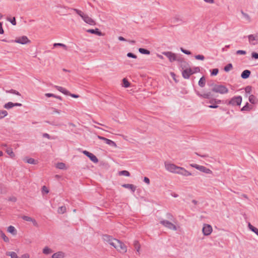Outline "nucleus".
I'll return each mask as SVG.
<instances>
[{
  "mask_svg": "<svg viewBox=\"0 0 258 258\" xmlns=\"http://www.w3.org/2000/svg\"><path fill=\"white\" fill-rule=\"evenodd\" d=\"M208 85L211 87V90L215 93L221 94H225L228 93V89L225 86L222 85H217L214 83H209Z\"/></svg>",
  "mask_w": 258,
  "mask_h": 258,
  "instance_id": "nucleus-1",
  "label": "nucleus"
},
{
  "mask_svg": "<svg viewBox=\"0 0 258 258\" xmlns=\"http://www.w3.org/2000/svg\"><path fill=\"white\" fill-rule=\"evenodd\" d=\"M72 10L79 15L85 23L90 25H95L96 24L95 22L92 18L89 17L88 15L85 14L81 10L75 8Z\"/></svg>",
  "mask_w": 258,
  "mask_h": 258,
  "instance_id": "nucleus-2",
  "label": "nucleus"
},
{
  "mask_svg": "<svg viewBox=\"0 0 258 258\" xmlns=\"http://www.w3.org/2000/svg\"><path fill=\"white\" fill-rule=\"evenodd\" d=\"M242 102V97L240 96H234L226 102L228 105L239 106Z\"/></svg>",
  "mask_w": 258,
  "mask_h": 258,
  "instance_id": "nucleus-3",
  "label": "nucleus"
},
{
  "mask_svg": "<svg viewBox=\"0 0 258 258\" xmlns=\"http://www.w3.org/2000/svg\"><path fill=\"white\" fill-rule=\"evenodd\" d=\"M165 169L170 172L177 173V172L179 168L174 164L170 163L167 162H165Z\"/></svg>",
  "mask_w": 258,
  "mask_h": 258,
  "instance_id": "nucleus-4",
  "label": "nucleus"
},
{
  "mask_svg": "<svg viewBox=\"0 0 258 258\" xmlns=\"http://www.w3.org/2000/svg\"><path fill=\"white\" fill-rule=\"evenodd\" d=\"M117 242L114 247L120 253H125L127 251L126 246L119 240H117Z\"/></svg>",
  "mask_w": 258,
  "mask_h": 258,
  "instance_id": "nucleus-5",
  "label": "nucleus"
},
{
  "mask_svg": "<svg viewBox=\"0 0 258 258\" xmlns=\"http://www.w3.org/2000/svg\"><path fill=\"white\" fill-rule=\"evenodd\" d=\"M103 239L104 241L107 242L113 247H114L116 243H118V239L114 238L111 236L108 235H103Z\"/></svg>",
  "mask_w": 258,
  "mask_h": 258,
  "instance_id": "nucleus-6",
  "label": "nucleus"
},
{
  "mask_svg": "<svg viewBox=\"0 0 258 258\" xmlns=\"http://www.w3.org/2000/svg\"><path fill=\"white\" fill-rule=\"evenodd\" d=\"M9 42H16L21 44H26L30 43V40L26 36H23L17 38L15 40H11Z\"/></svg>",
  "mask_w": 258,
  "mask_h": 258,
  "instance_id": "nucleus-7",
  "label": "nucleus"
},
{
  "mask_svg": "<svg viewBox=\"0 0 258 258\" xmlns=\"http://www.w3.org/2000/svg\"><path fill=\"white\" fill-rule=\"evenodd\" d=\"M54 87L64 95L71 96L75 98H77L79 97L78 95L70 93L68 90L62 87L55 85Z\"/></svg>",
  "mask_w": 258,
  "mask_h": 258,
  "instance_id": "nucleus-8",
  "label": "nucleus"
},
{
  "mask_svg": "<svg viewBox=\"0 0 258 258\" xmlns=\"http://www.w3.org/2000/svg\"><path fill=\"white\" fill-rule=\"evenodd\" d=\"M160 224H161L164 227L174 231L177 230L176 226L174 224L169 222L168 220H162L160 222Z\"/></svg>",
  "mask_w": 258,
  "mask_h": 258,
  "instance_id": "nucleus-9",
  "label": "nucleus"
},
{
  "mask_svg": "<svg viewBox=\"0 0 258 258\" xmlns=\"http://www.w3.org/2000/svg\"><path fill=\"white\" fill-rule=\"evenodd\" d=\"M247 37L250 44L255 45L258 44V33L249 35Z\"/></svg>",
  "mask_w": 258,
  "mask_h": 258,
  "instance_id": "nucleus-10",
  "label": "nucleus"
},
{
  "mask_svg": "<svg viewBox=\"0 0 258 258\" xmlns=\"http://www.w3.org/2000/svg\"><path fill=\"white\" fill-rule=\"evenodd\" d=\"M191 166L203 172H204V173H206L207 174H211L212 173V171L210 169L207 168L205 166L199 165L196 164H191Z\"/></svg>",
  "mask_w": 258,
  "mask_h": 258,
  "instance_id": "nucleus-11",
  "label": "nucleus"
},
{
  "mask_svg": "<svg viewBox=\"0 0 258 258\" xmlns=\"http://www.w3.org/2000/svg\"><path fill=\"white\" fill-rule=\"evenodd\" d=\"M162 54L166 56L170 62L175 61L176 59L175 54L171 51H164L162 52Z\"/></svg>",
  "mask_w": 258,
  "mask_h": 258,
  "instance_id": "nucleus-12",
  "label": "nucleus"
},
{
  "mask_svg": "<svg viewBox=\"0 0 258 258\" xmlns=\"http://www.w3.org/2000/svg\"><path fill=\"white\" fill-rule=\"evenodd\" d=\"M202 231L204 235H209L212 231V227L210 225L204 224Z\"/></svg>",
  "mask_w": 258,
  "mask_h": 258,
  "instance_id": "nucleus-13",
  "label": "nucleus"
},
{
  "mask_svg": "<svg viewBox=\"0 0 258 258\" xmlns=\"http://www.w3.org/2000/svg\"><path fill=\"white\" fill-rule=\"evenodd\" d=\"M194 73L192 72L191 69H186L184 70L182 72V75L183 78L188 79L190 77V75L193 74Z\"/></svg>",
  "mask_w": 258,
  "mask_h": 258,
  "instance_id": "nucleus-14",
  "label": "nucleus"
},
{
  "mask_svg": "<svg viewBox=\"0 0 258 258\" xmlns=\"http://www.w3.org/2000/svg\"><path fill=\"white\" fill-rule=\"evenodd\" d=\"M177 174H180L185 176L191 175V173L190 172L186 170L185 168L181 167H179L177 172Z\"/></svg>",
  "mask_w": 258,
  "mask_h": 258,
  "instance_id": "nucleus-15",
  "label": "nucleus"
},
{
  "mask_svg": "<svg viewBox=\"0 0 258 258\" xmlns=\"http://www.w3.org/2000/svg\"><path fill=\"white\" fill-rule=\"evenodd\" d=\"M86 31L89 33L94 34L98 36L102 35V32L98 28H96L95 29H88Z\"/></svg>",
  "mask_w": 258,
  "mask_h": 258,
  "instance_id": "nucleus-16",
  "label": "nucleus"
},
{
  "mask_svg": "<svg viewBox=\"0 0 258 258\" xmlns=\"http://www.w3.org/2000/svg\"><path fill=\"white\" fill-rule=\"evenodd\" d=\"M65 256V253L62 251H58L53 253L51 258H64Z\"/></svg>",
  "mask_w": 258,
  "mask_h": 258,
  "instance_id": "nucleus-17",
  "label": "nucleus"
},
{
  "mask_svg": "<svg viewBox=\"0 0 258 258\" xmlns=\"http://www.w3.org/2000/svg\"><path fill=\"white\" fill-rule=\"evenodd\" d=\"M122 186L126 188L130 189L133 192H134L136 189V186L132 184H124L122 185Z\"/></svg>",
  "mask_w": 258,
  "mask_h": 258,
  "instance_id": "nucleus-18",
  "label": "nucleus"
},
{
  "mask_svg": "<svg viewBox=\"0 0 258 258\" xmlns=\"http://www.w3.org/2000/svg\"><path fill=\"white\" fill-rule=\"evenodd\" d=\"M250 71L248 70H245L244 71L242 72V73L241 74V77L242 79H246L249 78L250 75Z\"/></svg>",
  "mask_w": 258,
  "mask_h": 258,
  "instance_id": "nucleus-19",
  "label": "nucleus"
},
{
  "mask_svg": "<svg viewBox=\"0 0 258 258\" xmlns=\"http://www.w3.org/2000/svg\"><path fill=\"white\" fill-rule=\"evenodd\" d=\"M7 231L8 232L11 233L14 235H16L17 234V230L13 226H9L8 227Z\"/></svg>",
  "mask_w": 258,
  "mask_h": 258,
  "instance_id": "nucleus-20",
  "label": "nucleus"
},
{
  "mask_svg": "<svg viewBox=\"0 0 258 258\" xmlns=\"http://www.w3.org/2000/svg\"><path fill=\"white\" fill-rule=\"evenodd\" d=\"M199 85L201 87H204L205 86L206 84V79L203 76L201 79H200L199 82H198Z\"/></svg>",
  "mask_w": 258,
  "mask_h": 258,
  "instance_id": "nucleus-21",
  "label": "nucleus"
},
{
  "mask_svg": "<svg viewBox=\"0 0 258 258\" xmlns=\"http://www.w3.org/2000/svg\"><path fill=\"white\" fill-rule=\"evenodd\" d=\"M104 142L106 143V144H107L110 146L114 147H116V144H115V143L111 140L106 138Z\"/></svg>",
  "mask_w": 258,
  "mask_h": 258,
  "instance_id": "nucleus-22",
  "label": "nucleus"
},
{
  "mask_svg": "<svg viewBox=\"0 0 258 258\" xmlns=\"http://www.w3.org/2000/svg\"><path fill=\"white\" fill-rule=\"evenodd\" d=\"M248 227L249 229L255 233L258 236V229L253 226L250 223H248Z\"/></svg>",
  "mask_w": 258,
  "mask_h": 258,
  "instance_id": "nucleus-23",
  "label": "nucleus"
},
{
  "mask_svg": "<svg viewBox=\"0 0 258 258\" xmlns=\"http://www.w3.org/2000/svg\"><path fill=\"white\" fill-rule=\"evenodd\" d=\"M134 246L135 249H136L137 251L139 252L140 249V245L138 240H135L134 241Z\"/></svg>",
  "mask_w": 258,
  "mask_h": 258,
  "instance_id": "nucleus-24",
  "label": "nucleus"
},
{
  "mask_svg": "<svg viewBox=\"0 0 258 258\" xmlns=\"http://www.w3.org/2000/svg\"><path fill=\"white\" fill-rule=\"evenodd\" d=\"M42 252L45 254H48L52 252V250L47 246H45L42 250Z\"/></svg>",
  "mask_w": 258,
  "mask_h": 258,
  "instance_id": "nucleus-25",
  "label": "nucleus"
},
{
  "mask_svg": "<svg viewBox=\"0 0 258 258\" xmlns=\"http://www.w3.org/2000/svg\"><path fill=\"white\" fill-rule=\"evenodd\" d=\"M4 108L7 109H11L14 107V103L12 102H9L6 103L4 106Z\"/></svg>",
  "mask_w": 258,
  "mask_h": 258,
  "instance_id": "nucleus-26",
  "label": "nucleus"
},
{
  "mask_svg": "<svg viewBox=\"0 0 258 258\" xmlns=\"http://www.w3.org/2000/svg\"><path fill=\"white\" fill-rule=\"evenodd\" d=\"M139 51L142 53V54H150V51L147 49H146L145 48H140L139 49Z\"/></svg>",
  "mask_w": 258,
  "mask_h": 258,
  "instance_id": "nucleus-27",
  "label": "nucleus"
},
{
  "mask_svg": "<svg viewBox=\"0 0 258 258\" xmlns=\"http://www.w3.org/2000/svg\"><path fill=\"white\" fill-rule=\"evenodd\" d=\"M8 115V112L5 110H0V119H3Z\"/></svg>",
  "mask_w": 258,
  "mask_h": 258,
  "instance_id": "nucleus-28",
  "label": "nucleus"
},
{
  "mask_svg": "<svg viewBox=\"0 0 258 258\" xmlns=\"http://www.w3.org/2000/svg\"><path fill=\"white\" fill-rule=\"evenodd\" d=\"M6 92L8 93H11L13 94L18 96H21V94L17 91L14 90V89H11L10 90H6Z\"/></svg>",
  "mask_w": 258,
  "mask_h": 258,
  "instance_id": "nucleus-29",
  "label": "nucleus"
},
{
  "mask_svg": "<svg viewBox=\"0 0 258 258\" xmlns=\"http://www.w3.org/2000/svg\"><path fill=\"white\" fill-rule=\"evenodd\" d=\"M53 46L54 47L60 46V47H62L65 50L68 49V47L67 46V45H66L65 44H64L63 43H55L53 44Z\"/></svg>",
  "mask_w": 258,
  "mask_h": 258,
  "instance_id": "nucleus-30",
  "label": "nucleus"
},
{
  "mask_svg": "<svg viewBox=\"0 0 258 258\" xmlns=\"http://www.w3.org/2000/svg\"><path fill=\"white\" fill-rule=\"evenodd\" d=\"M56 167L59 169H63L66 167V165L62 162H59L56 164Z\"/></svg>",
  "mask_w": 258,
  "mask_h": 258,
  "instance_id": "nucleus-31",
  "label": "nucleus"
},
{
  "mask_svg": "<svg viewBox=\"0 0 258 258\" xmlns=\"http://www.w3.org/2000/svg\"><path fill=\"white\" fill-rule=\"evenodd\" d=\"M212 97V94L211 92H209L206 93H204L202 95V97L205 99H210Z\"/></svg>",
  "mask_w": 258,
  "mask_h": 258,
  "instance_id": "nucleus-32",
  "label": "nucleus"
},
{
  "mask_svg": "<svg viewBox=\"0 0 258 258\" xmlns=\"http://www.w3.org/2000/svg\"><path fill=\"white\" fill-rule=\"evenodd\" d=\"M7 255L10 256L11 258H18L17 253L14 251L8 252Z\"/></svg>",
  "mask_w": 258,
  "mask_h": 258,
  "instance_id": "nucleus-33",
  "label": "nucleus"
},
{
  "mask_svg": "<svg viewBox=\"0 0 258 258\" xmlns=\"http://www.w3.org/2000/svg\"><path fill=\"white\" fill-rule=\"evenodd\" d=\"M67 209L65 206H61L58 208L57 212L59 214H63L66 212Z\"/></svg>",
  "mask_w": 258,
  "mask_h": 258,
  "instance_id": "nucleus-34",
  "label": "nucleus"
},
{
  "mask_svg": "<svg viewBox=\"0 0 258 258\" xmlns=\"http://www.w3.org/2000/svg\"><path fill=\"white\" fill-rule=\"evenodd\" d=\"M122 83H123V85L122 86L124 87V88H128L130 87V83L125 78H124L123 80H122Z\"/></svg>",
  "mask_w": 258,
  "mask_h": 258,
  "instance_id": "nucleus-35",
  "label": "nucleus"
},
{
  "mask_svg": "<svg viewBox=\"0 0 258 258\" xmlns=\"http://www.w3.org/2000/svg\"><path fill=\"white\" fill-rule=\"evenodd\" d=\"M89 159L95 163L98 162L97 158L93 154H92V155L89 157Z\"/></svg>",
  "mask_w": 258,
  "mask_h": 258,
  "instance_id": "nucleus-36",
  "label": "nucleus"
},
{
  "mask_svg": "<svg viewBox=\"0 0 258 258\" xmlns=\"http://www.w3.org/2000/svg\"><path fill=\"white\" fill-rule=\"evenodd\" d=\"M233 68V66H232V64L231 63H228V64H227L224 68V70L226 72H229L230 70H231Z\"/></svg>",
  "mask_w": 258,
  "mask_h": 258,
  "instance_id": "nucleus-37",
  "label": "nucleus"
},
{
  "mask_svg": "<svg viewBox=\"0 0 258 258\" xmlns=\"http://www.w3.org/2000/svg\"><path fill=\"white\" fill-rule=\"evenodd\" d=\"M119 175H124L125 176H129L130 175V173L128 171L126 170H122L119 172Z\"/></svg>",
  "mask_w": 258,
  "mask_h": 258,
  "instance_id": "nucleus-38",
  "label": "nucleus"
},
{
  "mask_svg": "<svg viewBox=\"0 0 258 258\" xmlns=\"http://www.w3.org/2000/svg\"><path fill=\"white\" fill-rule=\"evenodd\" d=\"M1 233L2 237L3 238V239L4 240V241H5L6 242H9V239L5 235V234L2 231H1Z\"/></svg>",
  "mask_w": 258,
  "mask_h": 258,
  "instance_id": "nucleus-39",
  "label": "nucleus"
},
{
  "mask_svg": "<svg viewBox=\"0 0 258 258\" xmlns=\"http://www.w3.org/2000/svg\"><path fill=\"white\" fill-rule=\"evenodd\" d=\"M250 110V107L249 106L248 103H246V104L241 109V111H249Z\"/></svg>",
  "mask_w": 258,
  "mask_h": 258,
  "instance_id": "nucleus-40",
  "label": "nucleus"
},
{
  "mask_svg": "<svg viewBox=\"0 0 258 258\" xmlns=\"http://www.w3.org/2000/svg\"><path fill=\"white\" fill-rule=\"evenodd\" d=\"M26 162H27L28 163H29V164H36V161L33 158H32L27 159L26 160Z\"/></svg>",
  "mask_w": 258,
  "mask_h": 258,
  "instance_id": "nucleus-41",
  "label": "nucleus"
},
{
  "mask_svg": "<svg viewBox=\"0 0 258 258\" xmlns=\"http://www.w3.org/2000/svg\"><path fill=\"white\" fill-rule=\"evenodd\" d=\"M249 101L252 104H254L255 103V97L254 95H251L249 96Z\"/></svg>",
  "mask_w": 258,
  "mask_h": 258,
  "instance_id": "nucleus-42",
  "label": "nucleus"
},
{
  "mask_svg": "<svg viewBox=\"0 0 258 258\" xmlns=\"http://www.w3.org/2000/svg\"><path fill=\"white\" fill-rule=\"evenodd\" d=\"M219 70L218 69H214L211 71V75L212 76H216L218 74Z\"/></svg>",
  "mask_w": 258,
  "mask_h": 258,
  "instance_id": "nucleus-43",
  "label": "nucleus"
},
{
  "mask_svg": "<svg viewBox=\"0 0 258 258\" xmlns=\"http://www.w3.org/2000/svg\"><path fill=\"white\" fill-rule=\"evenodd\" d=\"M22 218L24 220H25L26 221H29V222H31L33 219L32 218L27 216H23L22 217Z\"/></svg>",
  "mask_w": 258,
  "mask_h": 258,
  "instance_id": "nucleus-44",
  "label": "nucleus"
},
{
  "mask_svg": "<svg viewBox=\"0 0 258 258\" xmlns=\"http://www.w3.org/2000/svg\"><path fill=\"white\" fill-rule=\"evenodd\" d=\"M7 20L10 21L13 25H16V21L15 17H13L12 19L8 18Z\"/></svg>",
  "mask_w": 258,
  "mask_h": 258,
  "instance_id": "nucleus-45",
  "label": "nucleus"
},
{
  "mask_svg": "<svg viewBox=\"0 0 258 258\" xmlns=\"http://www.w3.org/2000/svg\"><path fill=\"white\" fill-rule=\"evenodd\" d=\"M252 88L251 86H248L245 88V92L247 94H250L251 92Z\"/></svg>",
  "mask_w": 258,
  "mask_h": 258,
  "instance_id": "nucleus-46",
  "label": "nucleus"
},
{
  "mask_svg": "<svg viewBox=\"0 0 258 258\" xmlns=\"http://www.w3.org/2000/svg\"><path fill=\"white\" fill-rule=\"evenodd\" d=\"M195 58L198 60H203L205 59V56L203 55H197L195 56Z\"/></svg>",
  "mask_w": 258,
  "mask_h": 258,
  "instance_id": "nucleus-47",
  "label": "nucleus"
},
{
  "mask_svg": "<svg viewBox=\"0 0 258 258\" xmlns=\"http://www.w3.org/2000/svg\"><path fill=\"white\" fill-rule=\"evenodd\" d=\"M214 102L215 103H216V104H220L221 102V100L214 99H212V100L210 101V103H211V104H212Z\"/></svg>",
  "mask_w": 258,
  "mask_h": 258,
  "instance_id": "nucleus-48",
  "label": "nucleus"
},
{
  "mask_svg": "<svg viewBox=\"0 0 258 258\" xmlns=\"http://www.w3.org/2000/svg\"><path fill=\"white\" fill-rule=\"evenodd\" d=\"M166 217L167 219H168L171 221H173L174 219L173 215L169 213H168L166 214Z\"/></svg>",
  "mask_w": 258,
  "mask_h": 258,
  "instance_id": "nucleus-49",
  "label": "nucleus"
},
{
  "mask_svg": "<svg viewBox=\"0 0 258 258\" xmlns=\"http://www.w3.org/2000/svg\"><path fill=\"white\" fill-rule=\"evenodd\" d=\"M180 50L184 53L186 54H188V55H189L191 54V52L189 50H186V49H183V48H180Z\"/></svg>",
  "mask_w": 258,
  "mask_h": 258,
  "instance_id": "nucleus-50",
  "label": "nucleus"
},
{
  "mask_svg": "<svg viewBox=\"0 0 258 258\" xmlns=\"http://www.w3.org/2000/svg\"><path fill=\"white\" fill-rule=\"evenodd\" d=\"M126 55L128 57H132L133 58H136L137 57L135 54L131 52L127 53Z\"/></svg>",
  "mask_w": 258,
  "mask_h": 258,
  "instance_id": "nucleus-51",
  "label": "nucleus"
},
{
  "mask_svg": "<svg viewBox=\"0 0 258 258\" xmlns=\"http://www.w3.org/2000/svg\"><path fill=\"white\" fill-rule=\"evenodd\" d=\"M246 53V52L245 50H238L236 52V53L237 54H243V55L245 54Z\"/></svg>",
  "mask_w": 258,
  "mask_h": 258,
  "instance_id": "nucleus-52",
  "label": "nucleus"
},
{
  "mask_svg": "<svg viewBox=\"0 0 258 258\" xmlns=\"http://www.w3.org/2000/svg\"><path fill=\"white\" fill-rule=\"evenodd\" d=\"M251 56L254 59H258V53L255 52H252Z\"/></svg>",
  "mask_w": 258,
  "mask_h": 258,
  "instance_id": "nucleus-53",
  "label": "nucleus"
},
{
  "mask_svg": "<svg viewBox=\"0 0 258 258\" xmlns=\"http://www.w3.org/2000/svg\"><path fill=\"white\" fill-rule=\"evenodd\" d=\"M5 192V187L2 184H0V194H3Z\"/></svg>",
  "mask_w": 258,
  "mask_h": 258,
  "instance_id": "nucleus-54",
  "label": "nucleus"
},
{
  "mask_svg": "<svg viewBox=\"0 0 258 258\" xmlns=\"http://www.w3.org/2000/svg\"><path fill=\"white\" fill-rule=\"evenodd\" d=\"M51 109L53 111V113H58V114H60V112H61V110H60L57 109L55 108L52 107Z\"/></svg>",
  "mask_w": 258,
  "mask_h": 258,
  "instance_id": "nucleus-55",
  "label": "nucleus"
},
{
  "mask_svg": "<svg viewBox=\"0 0 258 258\" xmlns=\"http://www.w3.org/2000/svg\"><path fill=\"white\" fill-rule=\"evenodd\" d=\"M9 201H11L13 202H16L17 201V198L15 197H11L8 199Z\"/></svg>",
  "mask_w": 258,
  "mask_h": 258,
  "instance_id": "nucleus-56",
  "label": "nucleus"
},
{
  "mask_svg": "<svg viewBox=\"0 0 258 258\" xmlns=\"http://www.w3.org/2000/svg\"><path fill=\"white\" fill-rule=\"evenodd\" d=\"M31 222H32V223L34 226L37 227H38L39 226L38 223L37 222V221H36L35 219L33 218Z\"/></svg>",
  "mask_w": 258,
  "mask_h": 258,
  "instance_id": "nucleus-57",
  "label": "nucleus"
},
{
  "mask_svg": "<svg viewBox=\"0 0 258 258\" xmlns=\"http://www.w3.org/2000/svg\"><path fill=\"white\" fill-rule=\"evenodd\" d=\"M42 191L44 192L46 194H48L49 192V190L45 186H43L42 187Z\"/></svg>",
  "mask_w": 258,
  "mask_h": 258,
  "instance_id": "nucleus-58",
  "label": "nucleus"
},
{
  "mask_svg": "<svg viewBox=\"0 0 258 258\" xmlns=\"http://www.w3.org/2000/svg\"><path fill=\"white\" fill-rule=\"evenodd\" d=\"M3 23L2 22H0V34H3L4 33V31L3 29Z\"/></svg>",
  "mask_w": 258,
  "mask_h": 258,
  "instance_id": "nucleus-59",
  "label": "nucleus"
},
{
  "mask_svg": "<svg viewBox=\"0 0 258 258\" xmlns=\"http://www.w3.org/2000/svg\"><path fill=\"white\" fill-rule=\"evenodd\" d=\"M45 96L47 97H55V95L53 94H52V93H46L45 94Z\"/></svg>",
  "mask_w": 258,
  "mask_h": 258,
  "instance_id": "nucleus-60",
  "label": "nucleus"
},
{
  "mask_svg": "<svg viewBox=\"0 0 258 258\" xmlns=\"http://www.w3.org/2000/svg\"><path fill=\"white\" fill-rule=\"evenodd\" d=\"M144 181L145 182H146V183H147L148 184H149L150 183V179L149 178L147 177H145L144 178Z\"/></svg>",
  "mask_w": 258,
  "mask_h": 258,
  "instance_id": "nucleus-61",
  "label": "nucleus"
},
{
  "mask_svg": "<svg viewBox=\"0 0 258 258\" xmlns=\"http://www.w3.org/2000/svg\"><path fill=\"white\" fill-rule=\"evenodd\" d=\"M43 137L44 138H47L48 139H51L50 135L48 134H47V133L43 134Z\"/></svg>",
  "mask_w": 258,
  "mask_h": 258,
  "instance_id": "nucleus-62",
  "label": "nucleus"
},
{
  "mask_svg": "<svg viewBox=\"0 0 258 258\" xmlns=\"http://www.w3.org/2000/svg\"><path fill=\"white\" fill-rule=\"evenodd\" d=\"M209 107L210 108H217L218 107V106L215 104H211L209 106Z\"/></svg>",
  "mask_w": 258,
  "mask_h": 258,
  "instance_id": "nucleus-63",
  "label": "nucleus"
},
{
  "mask_svg": "<svg viewBox=\"0 0 258 258\" xmlns=\"http://www.w3.org/2000/svg\"><path fill=\"white\" fill-rule=\"evenodd\" d=\"M20 258H30L28 254H24L21 256Z\"/></svg>",
  "mask_w": 258,
  "mask_h": 258,
  "instance_id": "nucleus-64",
  "label": "nucleus"
}]
</instances>
